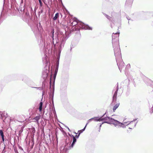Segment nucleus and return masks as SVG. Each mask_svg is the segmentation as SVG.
<instances>
[{
	"mask_svg": "<svg viewBox=\"0 0 153 153\" xmlns=\"http://www.w3.org/2000/svg\"><path fill=\"white\" fill-rule=\"evenodd\" d=\"M126 120V119H124V120Z\"/></svg>",
	"mask_w": 153,
	"mask_h": 153,
	"instance_id": "de8ad7c7",
	"label": "nucleus"
},
{
	"mask_svg": "<svg viewBox=\"0 0 153 153\" xmlns=\"http://www.w3.org/2000/svg\"><path fill=\"white\" fill-rule=\"evenodd\" d=\"M102 123L101 124L100 126V129H99V131H100V127H101V126H102Z\"/></svg>",
	"mask_w": 153,
	"mask_h": 153,
	"instance_id": "7c9ffc66",
	"label": "nucleus"
},
{
	"mask_svg": "<svg viewBox=\"0 0 153 153\" xmlns=\"http://www.w3.org/2000/svg\"><path fill=\"white\" fill-rule=\"evenodd\" d=\"M44 93H45V92H44V91H43V93H42V95H43L44 94Z\"/></svg>",
	"mask_w": 153,
	"mask_h": 153,
	"instance_id": "ea45409f",
	"label": "nucleus"
},
{
	"mask_svg": "<svg viewBox=\"0 0 153 153\" xmlns=\"http://www.w3.org/2000/svg\"><path fill=\"white\" fill-rule=\"evenodd\" d=\"M40 6L42 7V3L41 0H38Z\"/></svg>",
	"mask_w": 153,
	"mask_h": 153,
	"instance_id": "5701e85b",
	"label": "nucleus"
},
{
	"mask_svg": "<svg viewBox=\"0 0 153 153\" xmlns=\"http://www.w3.org/2000/svg\"><path fill=\"white\" fill-rule=\"evenodd\" d=\"M137 122L136 123H134V124H133L132 125V126L133 127H135Z\"/></svg>",
	"mask_w": 153,
	"mask_h": 153,
	"instance_id": "a878e982",
	"label": "nucleus"
},
{
	"mask_svg": "<svg viewBox=\"0 0 153 153\" xmlns=\"http://www.w3.org/2000/svg\"><path fill=\"white\" fill-rule=\"evenodd\" d=\"M86 126H87V124L85 126L84 128L83 129H82L78 131V132L79 133H82L85 130V129L86 128Z\"/></svg>",
	"mask_w": 153,
	"mask_h": 153,
	"instance_id": "412c9836",
	"label": "nucleus"
},
{
	"mask_svg": "<svg viewBox=\"0 0 153 153\" xmlns=\"http://www.w3.org/2000/svg\"><path fill=\"white\" fill-rule=\"evenodd\" d=\"M130 65L129 64V65H127L126 66V68H130Z\"/></svg>",
	"mask_w": 153,
	"mask_h": 153,
	"instance_id": "c85d7f7f",
	"label": "nucleus"
},
{
	"mask_svg": "<svg viewBox=\"0 0 153 153\" xmlns=\"http://www.w3.org/2000/svg\"><path fill=\"white\" fill-rule=\"evenodd\" d=\"M153 112V105L152 107V113Z\"/></svg>",
	"mask_w": 153,
	"mask_h": 153,
	"instance_id": "72a5a7b5",
	"label": "nucleus"
},
{
	"mask_svg": "<svg viewBox=\"0 0 153 153\" xmlns=\"http://www.w3.org/2000/svg\"><path fill=\"white\" fill-rule=\"evenodd\" d=\"M37 31V32H38L39 31V29H37V31Z\"/></svg>",
	"mask_w": 153,
	"mask_h": 153,
	"instance_id": "58836bf2",
	"label": "nucleus"
},
{
	"mask_svg": "<svg viewBox=\"0 0 153 153\" xmlns=\"http://www.w3.org/2000/svg\"><path fill=\"white\" fill-rule=\"evenodd\" d=\"M118 35L117 34V36L115 40L113 39V47L114 48V55L115 56L117 64L120 72L124 66V63L123 61L121 58V54L120 50L119 47V43H118ZM114 36H113V38Z\"/></svg>",
	"mask_w": 153,
	"mask_h": 153,
	"instance_id": "f257e3e1",
	"label": "nucleus"
},
{
	"mask_svg": "<svg viewBox=\"0 0 153 153\" xmlns=\"http://www.w3.org/2000/svg\"><path fill=\"white\" fill-rule=\"evenodd\" d=\"M2 140L3 142H4V137L2 138Z\"/></svg>",
	"mask_w": 153,
	"mask_h": 153,
	"instance_id": "473e14b6",
	"label": "nucleus"
},
{
	"mask_svg": "<svg viewBox=\"0 0 153 153\" xmlns=\"http://www.w3.org/2000/svg\"><path fill=\"white\" fill-rule=\"evenodd\" d=\"M43 105V103L42 102H40L39 103V109L40 111H41L42 110V106Z\"/></svg>",
	"mask_w": 153,
	"mask_h": 153,
	"instance_id": "f3484780",
	"label": "nucleus"
},
{
	"mask_svg": "<svg viewBox=\"0 0 153 153\" xmlns=\"http://www.w3.org/2000/svg\"><path fill=\"white\" fill-rule=\"evenodd\" d=\"M59 61H58L56 62V68H55V70L56 72H57L58 68V66H59Z\"/></svg>",
	"mask_w": 153,
	"mask_h": 153,
	"instance_id": "aec40b11",
	"label": "nucleus"
},
{
	"mask_svg": "<svg viewBox=\"0 0 153 153\" xmlns=\"http://www.w3.org/2000/svg\"><path fill=\"white\" fill-rule=\"evenodd\" d=\"M132 129V128H129V129Z\"/></svg>",
	"mask_w": 153,
	"mask_h": 153,
	"instance_id": "79ce46f5",
	"label": "nucleus"
},
{
	"mask_svg": "<svg viewBox=\"0 0 153 153\" xmlns=\"http://www.w3.org/2000/svg\"><path fill=\"white\" fill-rule=\"evenodd\" d=\"M110 124H112L115 127L118 128L120 127V126L122 124V123L113 118L111 119Z\"/></svg>",
	"mask_w": 153,
	"mask_h": 153,
	"instance_id": "39448f33",
	"label": "nucleus"
},
{
	"mask_svg": "<svg viewBox=\"0 0 153 153\" xmlns=\"http://www.w3.org/2000/svg\"><path fill=\"white\" fill-rule=\"evenodd\" d=\"M112 119V118L108 117L106 115L105 116V113L103 115L100 117V121L103 122L102 123V124H103L104 123L110 124L111 120Z\"/></svg>",
	"mask_w": 153,
	"mask_h": 153,
	"instance_id": "7ed1b4c3",
	"label": "nucleus"
},
{
	"mask_svg": "<svg viewBox=\"0 0 153 153\" xmlns=\"http://www.w3.org/2000/svg\"><path fill=\"white\" fill-rule=\"evenodd\" d=\"M119 34H120V32H119V31L117 33H113V34H112V44H113V36H114V37H113L114 38H113L114 39V40H115V39H116L117 34L118 35V43H119Z\"/></svg>",
	"mask_w": 153,
	"mask_h": 153,
	"instance_id": "6e6552de",
	"label": "nucleus"
},
{
	"mask_svg": "<svg viewBox=\"0 0 153 153\" xmlns=\"http://www.w3.org/2000/svg\"><path fill=\"white\" fill-rule=\"evenodd\" d=\"M127 19L128 20H130V19H128V18H127Z\"/></svg>",
	"mask_w": 153,
	"mask_h": 153,
	"instance_id": "37998d69",
	"label": "nucleus"
},
{
	"mask_svg": "<svg viewBox=\"0 0 153 153\" xmlns=\"http://www.w3.org/2000/svg\"><path fill=\"white\" fill-rule=\"evenodd\" d=\"M70 135V136L72 137H73V141L72 143L71 144V145L70 146L71 147H73L74 144H75V143L76 142V139L75 138V137H74L73 135Z\"/></svg>",
	"mask_w": 153,
	"mask_h": 153,
	"instance_id": "1a4fd4ad",
	"label": "nucleus"
},
{
	"mask_svg": "<svg viewBox=\"0 0 153 153\" xmlns=\"http://www.w3.org/2000/svg\"><path fill=\"white\" fill-rule=\"evenodd\" d=\"M33 88H36L37 89H39L40 88H38V87H33Z\"/></svg>",
	"mask_w": 153,
	"mask_h": 153,
	"instance_id": "c9c22d12",
	"label": "nucleus"
},
{
	"mask_svg": "<svg viewBox=\"0 0 153 153\" xmlns=\"http://www.w3.org/2000/svg\"><path fill=\"white\" fill-rule=\"evenodd\" d=\"M118 89V85L117 84L116 87L114 88L112 92L114 93V94L113 97L112 103L115 102L117 100V96Z\"/></svg>",
	"mask_w": 153,
	"mask_h": 153,
	"instance_id": "20e7f679",
	"label": "nucleus"
},
{
	"mask_svg": "<svg viewBox=\"0 0 153 153\" xmlns=\"http://www.w3.org/2000/svg\"><path fill=\"white\" fill-rule=\"evenodd\" d=\"M53 44H54V42H53Z\"/></svg>",
	"mask_w": 153,
	"mask_h": 153,
	"instance_id": "09e8293b",
	"label": "nucleus"
},
{
	"mask_svg": "<svg viewBox=\"0 0 153 153\" xmlns=\"http://www.w3.org/2000/svg\"><path fill=\"white\" fill-rule=\"evenodd\" d=\"M58 1H61V0H58Z\"/></svg>",
	"mask_w": 153,
	"mask_h": 153,
	"instance_id": "a18cd8bd",
	"label": "nucleus"
},
{
	"mask_svg": "<svg viewBox=\"0 0 153 153\" xmlns=\"http://www.w3.org/2000/svg\"><path fill=\"white\" fill-rule=\"evenodd\" d=\"M93 120H94V121L97 122L99 121L100 122V117H95L92 118Z\"/></svg>",
	"mask_w": 153,
	"mask_h": 153,
	"instance_id": "9d476101",
	"label": "nucleus"
},
{
	"mask_svg": "<svg viewBox=\"0 0 153 153\" xmlns=\"http://www.w3.org/2000/svg\"><path fill=\"white\" fill-rule=\"evenodd\" d=\"M133 0H126V5H131L132 3Z\"/></svg>",
	"mask_w": 153,
	"mask_h": 153,
	"instance_id": "ddd939ff",
	"label": "nucleus"
},
{
	"mask_svg": "<svg viewBox=\"0 0 153 153\" xmlns=\"http://www.w3.org/2000/svg\"><path fill=\"white\" fill-rule=\"evenodd\" d=\"M3 134H4V133H3V132L1 130H0V134L1 136V135H2Z\"/></svg>",
	"mask_w": 153,
	"mask_h": 153,
	"instance_id": "393cba45",
	"label": "nucleus"
},
{
	"mask_svg": "<svg viewBox=\"0 0 153 153\" xmlns=\"http://www.w3.org/2000/svg\"><path fill=\"white\" fill-rule=\"evenodd\" d=\"M1 138L4 137V134H3L2 135H1Z\"/></svg>",
	"mask_w": 153,
	"mask_h": 153,
	"instance_id": "f704fd0d",
	"label": "nucleus"
},
{
	"mask_svg": "<svg viewBox=\"0 0 153 153\" xmlns=\"http://www.w3.org/2000/svg\"><path fill=\"white\" fill-rule=\"evenodd\" d=\"M59 16V13H57L55 14V16L53 18V19L54 21L56 20Z\"/></svg>",
	"mask_w": 153,
	"mask_h": 153,
	"instance_id": "dca6fc26",
	"label": "nucleus"
},
{
	"mask_svg": "<svg viewBox=\"0 0 153 153\" xmlns=\"http://www.w3.org/2000/svg\"><path fill=\"white\" fill-rule=\"evenodd\" d=\"M15 0H12V3L13 4H14L15 3Z\"/></svg>",
	"mask_w": 153,
	"mask_h": 153,
	"instance_id": "c756f323",
	"label": "nucleus"
},
{
	"mask_svg": "<svg viewBox=\"0 0 153 153\" xmlns=\"http://www.w3.org/2000/svg\"><path fill=\"white\" fill-rule=\"evenodd\" d=\"M53 108H54V110H53V111L55 113V109H54V106H53Z\"/></svg>",
	"mask_w": 153,
	"mask_h": 153,
	"instance_id": "e433bc0d",
	"label": "nucleus"
},
{
	"mask_svg": "<svg viewBox=\"0 0 153 153\" xmlns=\"http://www.w3.org/2000/svg\"><path fill=\"white\" fill-rule=\"evenodd\" d=\"M72 49V48L71 46V49H70V51H71Z\"/></svg>",
	"mask_w": 153,
	"mask_h": 153,
	"instance_id": "4c0bfd02",
	"label": "nucleus"
},
{
	"mask_svg": "<svg viewBox=\"0 0 153 153\" xmlns=\"http://www.w3.org/2000/svg\"><path fill=\"white\" fill-rule=\"evenodd\" d=\"M19 149H21V150H23V149L21 147V146H19Z\"/></svg>",
	"mask_w": 153,
	"mask_h": 153,
	"instance_id": "2f4dec72",
	"label": "nucleus"
},
{
	"mask_svg": "<svg viewBox=\"0 0 153 153\" xmlns=\"http://www.w3.org/2000/svg\"><path fill=\"white\" fill-rule=\"evenodd\" d=\"M51 79H50V88H51Z\"/></svg>",
	"mask_w": 153,
	"mask_h": 153,
	"instance_id": "bb28decb",
	"label": "nucleus"
},
{
	"mask_svg": "<svg viewBox=\"0 0 153 153\" xmlns=\"http://www.w3.org/2000/svg\"><path fill=\"white\" fill-rule=\"evenodd\" d=\"M40 118V117L39 116H37L36 117L34 118V120H35L36 121L35 122H36L37 123H39V120Z\"/></svg>",
	"mask_w": 153,
	"mask_h": 153,
	"instance_id": "2eb2a0df",
	"label": "nucleus"
},
{
	"mask_svg": "<svg viewBox=\"0 0 153 153\" xmlns=\"http://www.w3.org/2000/svg\"><path fill=\"white\" fill-rule=\"evenodd\" d=\"M137 120L136 119H135L133 121H128V122L127 123H126V124H125V125L126 126H127V125H129V124H132L133 123V122L134 121H135V120Z\"/></svg>",
	"mask_w": 153,
	"mask_h": 153,
	"instance_id": "a211bd4d",
	"label": "nucleus"
},
{
	"mask_svg": "<svg viewBox=\"0 0 153 153\" xmlns=\"http://www.w3.org/2000/svg\"><path fill=\"white\" fill-rule=\"evenodd\" d=\"M65 40L64 38H63L61 42L59 44L58 46V49L60 51L62 50V48L64 47V44L65 43Z\"/></svg>",
	"mask_w": 153,
	"mask_h": 153,
	"instance_id": "423d86ee",
	"label": "nucleus"
},
{
	"mask_svg": "<svg viewBox=\"0 0 153 153\" xmlns=\"http://www.w3.org/2000/svg\"><path fill=\"white\" fill-rule=\"evenodd\" d=\"M75 133L76 134V135L75 136V138H79V135L81 134V133H79L78 134V135H76L77 133H76L75 132Z\"/></svg>",
	"mask_w": 153,
	"mask_h": 153,
	"instance_id": "4be33fe9",
	"label": "nucleus"
},
{
	"mask_svg": "<svg viewBox=\"0 0 153 153\" xmlns=\"http://www.w3.org/2000/svg\"><path fill=\"white\" fill-rule=\"evenodd\" d=\"M119 105L120 103L118 102L114 106L113 109L114 112L118 108Z\"/></svg>",
	"mask_w": 153,
	"mask_h": 153,
	"instance_id": "f8f14e48",
	"label": "nucleus"
},
{
	"mask_svg": "<svg viewBox=\"0 0 153 153\" xmlns=\"http://www.w3.org/2000/svg\"><path fill=\"white\" fill-rule=\"evenodd\" d=\"M52 103L53 104H53H53V100H52Z\"/></svg>",
	"mask_w": 153,
	"mask_h": 153,
	"instance_id": "a19ab883",
	"label": "nucleus"
},
{
	"mask_svg": "<svg viewBox=\"0 0 153 153\" xmlns=\"http://www.w3.org/2000/svg\"><path fill=\"white\" fill-rule=\"evenodd\" d=\"M70 23V25L73 26L77 25L79 28H77L78 30L82 29L84 30H92V28L87 25H85L84 23L80 21H79L77 19L75 18L71 19L69 22Z\"/></svg>",
	"mask_w": 153,
	"mask_h": 153,
	"instance_id": "f03ea898",
	"label": "nucleus"
},
{
	"mask_svg": "<svg viewBox=\"0 0 153 153\" xmlns=\"http://www.w3.org/2000/svg\"><path fill=\"white\" fill-rule=\"evenodd\" d=\"M128 122H123L122 123V124L120 126V127H122L123 128H126V126L125 125L126 123H127Z\"/></svg>",
	"mask_w": 153,
	"mask_h": 153,
	"instance_id": "6ab92c4d",
	"label": "nucleus"
},
{
	"mask_svg": "<svg viewBox=\"0 0 153 153\" xmlns=\"http://www.w3.org/2000/svg\"><path fill=\"white\" fill-rule=\"evenodd\" d=\"M65 87L66 88L67 87V86L66 85H65Z\"/></svg>",
	"mask_w": 153,
	"mask_h": 153,
	"instance_id": "49530a36",
	"label": "nucleus"
},
{
	"mask_svg": "<svg viewBox=\"0 0 153 153\" xmlns=\"http://www.w3.org/2000/svg\"><path fill=\"white\" fill-rule=\"evenodd\" d=\"M57 72H56V70H55L54 74V79H53V85L52 86L53 88V91L54 90V82L55 81V79L56 77V76L57 74Z\"/></svg>",
	"mask_w": 153,
	"mask_h": 153,
	"instance_id": "9b49d317",
	"label": "nucleus"
},
{
	"mask_svg": "<svg viewBox=\"0 0 153 153\" xmlns=\"http://www.w3.org/2000/svg\"><path fill=\"white\" fill-rule=\"evenodd\" d=\"M106 17L108 19H109L111 22H113L114 21L113 19L112 18L106 14H105Z\"/></svg>",
	"mask_w": 153,
	"mask_h": 153,
	"instance_id": "4468645a",
	"label": "nucleus"
},
{
	"mask_svg": "<svg viewBox=\"0 0 153 153\" xmlns=\"http://www.w3.org/2000/svg\"><path fill=\"white\" fill-rule=\"evenodd\" d=\"M68 130L69 131H70V129H69V128L68 127Z\"/></svg>",
	"mask_w": 153,
	"mask_h": 153,
	"instance_id": "c03bdc74",
	"label": "nucleus"
},
{
	"mask_svg": "<svg viewBox=\"0 0 153 153\" xmlns=\"http://www.w3.org/2000/svg\"><path fill=\"white\" fill-rule=\"evenodd\" d=\"M53 34H54V32H53L52 35V36H51V37L52 38L53 40H54L53 39Z\"/></svg>",
	"mask_w": 153,
	"mask_h": 153,
	"instance_id": "cd10ccee",
	"label": "nucleus"
},
{
	"mask_svg": "<svg viewBox=\"0 0 153 153\" xmlns=\"http://www.w3.org/2000/svg\"><path fill=\"white\" fill-rule=\"evenodd\" d=\"M92 120H93L92 118H91V119H90L88 121V123L86 124L87 125L88 124V123H90V122L92 121Z\"/></svg>",
	"mask_w": 153,
	"mask_h": 153,
	"instance_id": "b1692460",
	"label": "nucleus"
},
{
	"mask_svg": "<svg viewBox=\"0 0 153 153\" xmlns=\"http://www.w3.org/2000/svg\"><path fill=\"white\" fill-rule=\"evenodd\" d=\"M48 70L45 69L42 73V77L45 80L48 76Z\"/></svg>",
	"mask_w": 153,
	"mask_h": 153,
	"instance_id": "0eeeda50",
	"label": "nucleus"
}]
</instances>
